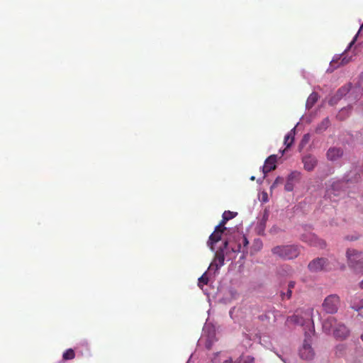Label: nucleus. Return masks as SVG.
Masks as SVG:
<instances>
[{
    "mask_svg": "<svg viewBox=\"0 0 363 363\" xmlns=\"http://www.w3.org/2000/svg\"><path fill=\"white\" fill-rule=\"evenodd\" d=\"M312 308H308L306 311H296V313L287 318L286 322L295 325H301L304 326L308 325V331H305L306 339L303 343L302 347L299 350V356L304 360H312L315 356V352L308 341V337L314 332V325L312 320Z\"/></svg>",
    "mask_w": 363,
    "mask_h": 363,
    "instance_id": "obj_1",
    "label": "nucleus"
},
{
    "mask_svg": "<svg viewBox=\"0 0 363 363\" xmlns=\"http://www.w3.org/2000/svg\"><path fill=\"white\" fill-rule=\"evenodd\" d=\"M360 174L363 175V166L350 171L342 181L333 182L331 186L327 189L325 196L332 200L333 196H339L342 188L346 185L357 183L361 180Z\"/></svg>",
    "mask_w": 363,
    "mask_h": 363,
    "instance_id": "obj_2",
    "label": "nucleus"
},
{
    "mask_svg": "<svg viewBox=\"0 0 363 363\" xmlns=\"http://www.w3.org/2000/svg\"><path fill=\"white\" fill-rule=\"evenodd\" d=\"M323 329L326 333L333 332L334 337L340 340L345 339L350 334L348 328L343 323H338L334 317H329L324 320Z\"/></svg>",
    "mask_w": 363,
    "mask_h": 363,
    "instance_id": "obj_3",
    "label": "nucleus"
},
{
    "mask_svg": "<svg viewBox=\"0 0 363 363\" xmlns=\"http://www.w3.org/2000/svg\"><path fill=\"white\" fill-rule=\"evenodd\" d=\"M274 255L283 259H292L300 254V247L296 245H278L272 249Z\"/></svg>",
    "mask_w": 363,
    "mask_h": 363,
    "instance_id": "obj_4",
    "label": "nucleus"
},
{
    "mask_svg": "<svg viewBox=\"0 0 363 363\" xmlns=\"http://www.w3.org/2000/svg\"><path fill=\"white\" fill-rule=\"evenodd\" d=\"M348 264L357 272H363V254L354 249L347 250Z\"/></svg>",
    "mask_w": 363,
    "mask_h": 363,
    "instance_id": "obj_5",
    "label": "nucleus"
},
{
    "mask_svg": "<svg viewBox=\"0 0 363 363\" xmlns=\"http://www.w3.org/2000/svg\"><path fill=\"white\" fill-rule=\"evenodd\" d=\"M228 245V242L225 240L223 246L220 247L219 249L216 252L215 257L213 262L211 263L208 269L211 270L215 268V270L217 271L224 264L225 250H227Z\"/></svg>",
    "mask_w": 363,
    "mask_h": 363,
    "instance_id": "obj_6",
    "label": "nucleus"
},
{
    "mask_svg": "<svg viewBox=\"0 0 363 363\" xmlns=\"http://www.w3.org/2000/svg\"><path fill=\"white\" fill-rule=\"evenodd\" d=\"M340 305V298L336 294L328 296L322 304V307L327 313H335Z\"/></svg>",
    "mask_w": 363,
    "mask_h": 363,
    "instance_id": "obj_7",
    "label": "nucleus"
},
{
    "mask_svg": "<svg viewBox=\"0 0 363 363\" xmlns=\"http://www.w3.org/2000/svg\"><path fill=\"white\" fill-rule=\"evenodd\" d=\"M301 240L311 246L318 247L320 248L325 246V242L323 240L318 238L315 234L311 233L303 234L301 236Z\"/></svg>",
    "mask_w": 363,
    "mask_h": 363,
    "instance_id": "obj_8",
    "label": "nucleus"
},
{
    "mask_svg": "<svg viewBox=\"0 0 363 363\" xmlns=\"http://www.w3.org/2000/svg\"><path fill=\"white\" fill-rule=\"evenodd\" d=\"M328 265V259L325 258H316L308 264V269L312 272H317L326 269Z\"/></svg>",
    "mask_w": 363,
    "mask_h": 363,
    "instance_id": "obj_9",
    "label": "nucleus"
},
{
    "mask_svg": "<svg viewBox=\"0 0 363 363\" xmlns=\"http://www.w3.org/2000/svg\"><path fill=\"white\" fill-rule=\"evenodd\" d=\"M226 230V228H217V226L215 228L214 232L210 235L209 240L207 242L208 246L211 248L212 251H214L213 245L218 241L221 240L222 235L224 230Z\"/></svg>",
    "mask_w": 363,
    "mask_h": 363,
    "instance_id": "obj_10",
    "label": "nucleus"
},
{
    "mask_svg": "<svg viewBox=\"0 0 363 363\" xmlns=\"http://www.w3.org/2000/svg\"><path fill=\"white\" fill-rule=\"evenodd\" d=\"M277 157L276 155H272L265 160L264 165L262 167L264 177L267 173L276 168Z\"/></svg>",
    "mask_w": 363,
    "mask_h": 363,
    "instance_id": "obj_11",
    "label": "nucleus"
},
{
    "mask_svg": "<svg viewBox=\"0 0 363 363\" xmlns=\"http://www.w3.org/2000/svg\"><path fill=\"white\" fill-rule=\"evenodd\" d=\"M317 162L316 158L311 155L303 157L304 168L307 171H312L316 166Z\"/></svg>",
    "mask_w": 363,
    "mask_h": 363,
    "instance_id": "obj_12",
    "label": "nucleus"
},
{
    "mask_svg": "<svg viewBox=\"0 0 363 363\" xmlns=\"http://www.w3.org/2000/svg\"><path fill=\"white\" fill-rule=\"evenodd\" d=\"M343 155V151L339 147H330L327 152V157L330 161H335Z\"/></svg>",
    "mask_w": 363,
    "mask_h": 363,
    "instance_id": "obj_13",
    "label": "nucleus"
},
{
    "mask_svg": "<svg viewBox=\"0 0 363 363\" xmlns=\"http://www.w3.org/2000/svg\"><path fill=\"white\" fill-rule=\"evenodd\" d=\"M237 215V213H233V212H231L230 211H225L223 213V216H222V220L220 221V223L217 225V228H225L224 225L226 223V222L228 220H229L230 219H232L235 216Z\"/></svg>",
    "mask_w": 363,
    "mask_h": 363,
    "instance_id": "obj_14",
    "label": "nucleus"
},
{
    "mask_svg": "<svg viewBox=\"0 0 363 363\" xmlns=\"http://www.w3.org/2000/svg\"><path fill=\"white\" fill-rule=\"evenodd\" d=\"M269 216V211L267 210H265L264 211L262 218L260 220V221L259 222L258 225H257V229H258L259 234H263L264 229L266 228V223H267V221L268 220Z\"/></svg>",
    "mask_w": 363,
    "mask_h": 363,
    "instance_id": "obj_15",
    "label": "nucleus"
},
{
    "mask_svg": "<svg viewBox=\"0 0 363 363\" xmlns=\"http://www.w3.org/2000/svg\"><path fill=\"white\" fill-rule=\"evenodd\" d=\"M295 133H296V127H294V128H292L285 136L284 138V145H286V147H289L293 142H294V135H295Z\"/></svg>",
    "mask_w": 363,
    "mask_h": 363,
    "instance_id": "obj_16",
    "label": "nucleus"
},
{
    "mask_svg": "<svg viewBox=\"0 0 363 363\" xmlns=\"http://www.w3.org/2000/svg\"><path fill=\"white\" fill-rule=\"evenodd\" d=\"M318 98V96L316 93L313 92L312 94H311L306 101V108H308V109L311 108L312 106L317 101Z\"/></svg>",
    "mask_w": 363,
    "mask_h": 363,
    "instance_id": "obj_17",
    "label": "nucleus"
},
{
    "mask_svg": "<svg viewBox=\"0 0 363 363\" xmlns=\"http://www.w3.org/2000/svg\"><path fill=\"white\" fill-rule=\"evenodd\" d=\"M330 125V121L328 118H324L321 123L317 126L316 132L322 133L325 131Z\"/></svg>",
    "mask_w": 363,
    "mask_h": 363,
    "instance_id": "obj_18",
    "label": "nucleus"
},
{
    "mask_svg": "<svg viewBox=\"0 0 363 363\" xmlns=\"http://www.w3.org/2000/svg\"><path fill=\"white\" fill-rule=\"evenodd\" d=\"M343 55H342L340 57H335L333 60L330 62V66H333V65L339 60L341 59V62H340L339 65H344L347 64L350 60L351 58H347L346 57H342Z\"/></svg>",
    "mask_w": 363,
    "mask_h": 363,
    "instance_id": "obj_19",
    "label": "nucleus"
},
{
    "mask_svg": "<svg viewBox=\"0 0 363 363\" xmlns=\"http://www.w3.org/2000/svg\"><path fill=\"white\" fill-rule=\"evenodd\" d=\"M237 363H255V358L250 355H241L237 360Z\"/></svg>",
    "mask_w": 363,
    "mask_h": 363,
    "instance_id": "obj_20",
    "label": "nucleus"
},
{
    "mask_svg": "<svg viewBox=\"0 0 363 363\" xmlns=\"http://www.w3.org/2000/svg\"><path fill=\"white\" fill-rule=\"evenodd\" d=\"M295 284H296L295 281H290V282L289 283V284H288V290H287L286 294H285V293H283V294H282V296H283V298H284V297H285V296H286V297L287 298H291V293H292V289H294V288Z\"/></svg>",
    "mask_w": 363,
    "mask_h": 363,
    "instance_id": "obj_21",
    "label": "nucleus"
},
{
    "mask_svg": "<svg viewBox=\"0 0 363 363\" xmlns=\"http://www.w3.org/2000/svg\"><path fill=\"white\" fill-rule=\"evenodd\" d=\"M262 247V242L260 239L257 238L254 240L253 245L252 246V250L255 252L259 251Z\"/></svg>",
    "mask_w": 363,
    "mask_h": 363,
    "instance_id": "obj_22",
    "label": "nucleus"
},
{
    "mask_svg": "<svg viewBox=\"0 0 363 363\" xmlns=\"http://www.w3.org/2000/svg\"><path fill=\"white\" fill-rule=\"evenodd\" d=\"M350 90L349 86H342V88L339 89V90L337 92V98H342L343 96H345L347 93H348Z\"/></svg>",
    "mask_w": 363,
    "mask_h": 363,
    "instance_id": "obj_23",
    "label": "nucleus"
},
{
    "mask_svg": "<svg viewBox=\"0 0 363 363\" xmlns=\"http://www.w3.org/2000/svg\"><path fill=\"white\" fill-rule=\"evenodd\" d=\"M74 357V352L73 350L69 349L66 350L63 354L64 359H72Z\"/></svg>",
    "mask_w": 363,
    "mask_h": 363,
    "instance_id": "obj_24",
    "label": "nucleus"
},
{
    "mask_svg": "<svg viewBox=\"0 0 363 363\" xmlns=\"http://www.w3.org/2000/svg\"><path fill=\"white\" fill-rule=\"evenodd\" d=\"M294 183L291 180H286V182L285 184V190L287 191H291L294 189Z\"/></svg>",
    "mask_w": 363,
    "mask_h": 363,
    "instance_id": "obj_25",
    "label": "nucleus"
},
{
    "mask_svg": "<svg viewBox=\"0 0 363 363\" xmlns=\"http://www.w3.org/2000/svg\"><path fill=\"white\" fill-rule=\"evenodd\" d=\"M362 28H363V24L361 26L358 33L355 35V36L354 37L353 40L350 42V43L349 44L347 48L345 50V52H347L354 45V43L357 40L358 34H359V31L362 29Z\"/></svg>",
    "mask_w": 363,
    "mask_h": 363,
    "instance_id": "obj_26",
    "label": "nucleus"
},
{
    "mask_svg": "<svg viewBox=\"0 0 363 363\" xmlns=\"http://www.w3.org/2000/svg\"><path fill=\"white\" fill-rule=\"evenodd\" d=\"M283 179L280 177H277L274 183L272 184L270 189L276 188L279 184L282 183Z\"/></svg>",
    "mask_w": 363,
    "mask_h": 363,
    "instance_id": "obj_27",
    "label": "nucleus"
},
{
    "mask_svg": "<svg viewBox=\"0 0 363 363\" xmlns=\"http://www.w3.org/2000/svg\"><path fill=\"white\" fill-rule=\"evenodd\" d=\"M208 283V278L206 277V273L203 274L199 279V286H201V284H207Z\"/></svg>",
    "mask_w": 363,
    "mask_h": 363,
    "instance_id": "obj_28",
    "label": "nucleus"
},
{
    "mask_svg": "<svg viewBox=\"0 0 363 363\" xmlns=\"http://www.w3.org/2000/svg\"><path fill=\"white\" fill-rule=\"evenodd\" d=\"M298 174L296 172H293L291 174L289 175L287 179L294 181L296 177H297Z\"/></svg>",
    "mask_w": 363,
    "mask_h": 363,
    "instance_id": "obj_29",
    "label": "nucleus"
},
{
    "mask_svg": "<svg viewBox=\"0 0 363 363\" xmlns=\"http://www.w3.org/2000/svg\"><path fill=\"white\" fill-rule=\"evenodd\" d=\"M353 308L358 311H359L360 309L363 308V298L360 301V305L358 306H356V307H353Z\"/></svg>",
    "mask_w": 363,
    "mask_h": 363,
    "instance_id": "obj_30",
    "label": "nucleus"
},
{
    "mask_svg": "<svg viewBox=\"0 0 363 363\" xmlns=\"http://www.w3.org/2000/svg\"><path fill=\"white\" fill-rule=\"evenodd\" d=\"M279 231V228H278L276 226L272 227L270 230L271 233H274V234L277 233Z\"/></svg>",
    "mask_w": 363,
    "mask_h": 363,
    "instance_id": "obj_31",
    "label": "nucleus"
},
{
    "mask_svg": "<svg viewBox=\"0 0 363 363\" xmlns=\"http://www.w3.org/2000/svg\"><path fill=\"white\" fill-rule=\"evenodd\" d=\"M242 242H243L244 246L247 245V244H248V240H247V239L245 236H243V237L242 238Z\"/></svg>",
    "mask_w": 363,
    "mask_h": 363,
    "instance_id": "obj_32",
    "label": "nucleus"
},
{
    "mask_svg": "<svg viewBox=\"0 0 363 363\" xmlns=\"http://www.w3.org/2000/svg\"><path fill=\"white\" fill-rule=\"evenodd\" d=\"M240 244H239V245H238V246L237 247V248H236V249H235V248H232V250H233L234 252H238V251H240Z\"/></svg>",
    "mask_w": 363,
    "mask_h": 363,
    "instance_id": "obj_33",
    "label": "nucleus"
},
{
    "mask_svg": "<svg viewBox=\"0 0 363 363\" xmlns=\"http://www.w3.org/2000/svg\"><path fill=\"white\" fill-rule=\"evenodd\" d=\"M308 138H309V135H308V134H306V135H305L303 136V141L306 142V141H308Z\"/></svg>",
    "mask_w": 363,
    "mask_h": 363,
    "instance_id": "obj_34",
    "label": "nucleus"
},
{
    "mask_svg": "<svg viewBox=\"0 0 363 363\" xmlns=\"http://www.w3.org/2000/svg\"><path fill=\"white\" fill-rule=\"evenodd\" d=\"M214 336V331H212V332H210L209 334H208V339H211L213 338V337Z\"/></svg>",
    "mask_w": 363,
    "mask_h": 363,
    "instance_id": "obj_35",
    "label": "nucleus"
},
{
    "mask_svg": "<svg viewBox=\"0 0 363 363\" xmlns=\"http://www.w3.org/2000/svg\"><path fill=\"white\" fill-rule=\"evenodd\" d=\"M278 356H279V357L281 359V361H282V362H284V363H289L286 359H285V358L282 357H281V356H280V355H278Z\"/></svg>",
    "mask_w": 363,
    "mask_h": 363,
    "instance_id": "obj_36",
    "label": "nucleus"
},
{
    "mask_svg": "<svg viewBox=\"0 0 363 363\" xmlns=\"http://www.w3.org/2000/svg\"><path fill=\"white\" fill-rule=\"evenodd\" d=\"M223 363H233L232 359H226L223 362Z\"/></svg>",
    "mask_w": 363,
    "mask_h": 363,
    "instance_id": "obj_37",
    "label": "nucleus"
},
{
    "mask_svg": "<svg viewBox=\"0 0 363 363\" xmlns=\"http://www.w3.org/2000/svg\"><path fill=\"white\" fill-rule=\"evenodd\" d=\"M343 348H344L343 345H339V346H337V350H339V349H340V350H342Z\"/></svg>",
    "mask_w": 363,
    "mask_h": 363,
    "instance_id": "obj_38",
    "label": "nucleus"
},
{
    "mask_svg": "<svg viewBox=\"0 0 363 363\" xmlns=\"http://www.w3.org/2000/svg\"><path fill=\"white\" fill-rule=\"evenodd\" d=\"M359 287L363 289V280L359 283Z\"/></svg>",
    "mask_w": 363,
    "mask_h": 363,
    "instance_id": "obj_39",
    "label": "nucleus"
},
{
    "mask_svg": "<svg viewBox=\"0 0 363 363\" xmlns=\"http://www.w3.org/2000/svg\"><path fill=\"white\" fill-rule=\"evenodd\" d=\"M206 347H207L208 348H210V347H211V343H210V342H208V343L206 344Z\"/></svg>",
    "mask_w": 363,
    "mask_h": 363,
    "instance_id": "obj_40",
    "label": "nucleus"
},
{
    "mask_svg": "<svg viewBox=\"0 0 363 363\" xmlns=\"http://www.w3.org/2000/svg\"><path fill=\"white\" fill-rule=\"evenodd\" d=\"M207 328H208V326H207V325H206V326L204 327V328H203V331H204V333H206V331Z\"/></svg>",
    "mask_w": 363,
    "mask_h": 363,
    "instance_id": "obj_41",
    "label": "nucleus"
},
{
    "mask_svg": "<svg viewBox=\"0 0 363 363\" xmlns=\"http://www.w3.org/2000/svg\"><path fill=\"white\" fill-rule=\"evenodd\" d=\"M360 78L363 80V72L360 74Z\"/></svg>",
    "mask_w": 363,
    "mask_h": 363,
    "instance_id": "obj_42",
    "label": "nucleus"
},
{
    "mask_svg": "<svg viewBox=\"0 0 363 363\" xmlns=\"http://www.w3.org/2000/svg\"><path fill=\"white\" fill-rule=\"evenodd\" d=\"M250 179L253 181V180H255V177L254 176H252V177H250Z\"/></svg>",
    "mask_w": 363,
    "mask_h": 363,
    "instance_id": "obj_43",
    "label": "nucleus"
},
{
    "mask_svg": "<svg viewBox=\"0 0 363 363\" xmlns=\"http://www.w3.org/2000/svg\"><path fill=\"white\" fill-rule=\"evenodd\" d=\"M361 339L363 341V334L361 335Z\"/></svg>",
    "mask_w": 363,
    "mask_h": 363,
    "instance_id": "obj_44",
    "label": "nucleus"
}]
</instances>
